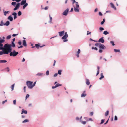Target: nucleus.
<instances>
[{"mask_svg":"<svg viewBox=\"0 0 127 127\" xmlns=\"http://www.w3.org/2000/svg\"><path fill=\"white\" fill-rule=\"evenodd\" d=\"M0 50H2V51H0V55H2L3 54H8L9 52L12 50L11 48V45L8 44H5L3 47H0Z\"/></svg>","mask_w":127,"mask_h":127,"instance_id":"nucleus-1","label":"nucleus"},{"mask_svg":"<svg viewBox=\"0 0 127 127\" xmlns=\"http://www.w3.org/2000/svg\"><path fill=\"white\" fill-rule=\"evenodd\" d=\"M33 82L31 81H27L26 82V85L28 88L31 89L32 88V85Z\"/></svg>","mask_w":127,"mask_h":127,"instance_id":"nucleus-2","label":"nucleus"},{"mask_svg":"<svg viewBox=\"0 0 127 127\" xmlns=\"http://www.w3.org/2000/svg\"><path fill=\"white\" fill-rule=\"evenodd\" d=\"M68 36V35L67 34V32H65V35L62 37V39H63V42H65L67 41L68 40L66 39Z\"/></svg>","mask_w":127,"mask_h":127,"instance_id":"nucleus-3","label":"nucleus"},{"mask_svg":"<svg viewBox=\"0 0 127 127\" xmlns=\"http://www.w3.org/2000/svg\"><path fill=\"white\" fill-rule=\"evenodd\" d=\"M9 53H10V56H16L18 54V52H16L15 50H14L13 52L11 51Z\"/></svg>","mask_w":127,"mask_h":127,"instance_id":"nucleus-4","label":"nucleus"},{"mask_svg":"<svg viewBox=\"0 0 127 127\" xmlns=\"http://www.w3.org/2000/svg\"><path fill=\"white\" fill-rule=\"evenodd\" d=\"M69 11V9L68 8L66 9L63 13V15L66 16L67 15V13Z\"/></svg>","mask_w":127,"mask_h":127,"instance_id":"nucleus-5","label":"nucleus"},{"mask_svg":"<svg viewBox=\"0 0 127 127\" xmlns=\"http://www.w3.org/2000/svg\"><path fill=\"white\" fill-rule=\"evenodd\" d=\"M99 48L100 49H105L106 48L105 47L103 44H100Z\"/></svg>","mask_w":127,"mask_h":127,"instance_id":"nucleus-6","label":"nucleus"},{"mask_svg":"<svg viewBox=\"0 0 127 127\" xmlns=\"http://www.w3.org/2000/svg\"><path fill=\"white\" fill-rule=\"evenodd\" d=\"M104 37H102L101 38H100L98 42H101L102 43H103L104 42V40L103 39Z\"/></svg>","mask_w":127,"mask_h":127,"instance_id":"nucleus-7","label":"nucleus"},{"mask_svg":"<svg viewBox=\"0 0 127 127\" xmlns=\"http://www.w3.org/2000/svg\"><path fill=\"white\" fill-rule=\"evenodd\" d=\"M20 4L19 3H18L16 6L13 9L14 10H15L18 9L20 7Z\"/></svg>","mask_w":127,"mask_h":127,"instance_id":"nucleus-8","label":"nucleus"},{"mask_svg":"<svg viewBox=\"0 0 127 127\" xmlns=\"http://www.w3.org/2000/svg\"><path fill=\"white\" fill-rule=\"evenodd\" d=\"M62 85L61 84H57L55 86H53L52 87V89H54L58 87L61 86Z\"/></svg>","mask_w":127,"mask_h":127,"instance_id":"nucleus-9","label":"nucleus"},{"mask_svg":"<svg viewBox=\"0 0 127 127\" xmlns=\"http://www.w3.org/2000/svg\"><path fill=\"white\" fill-rule=\"evenodd\" d=\"M5 41L4 39H0V46L2 47L3 46V44L2 43L4 42Z\"/></svg>","mask_w":127,"mask_h":127,"instance_id":"nucleus-10","label":"nucleus"},{"mask_svg":"<svg viewBox=\"0 0 127 127\" xmlns=\"http://www.w3.org/2000/svg\"><path fill=\"white\" fill-rule=\"evenodd\" d=\"M64 31H63L62 32H59V35L60 36H62L64 34Z\"/></svg>","mask_w":127,"mask_h":127,"instance_id":"nucleus-11","label":"nucleus"},{"mask_svg":"<svg viewBox=\"0 0 127 127\" xmlns=\"http://www.w3.org/2000/svg\"><path fill=\"white\" fill-rule=\"evenodd\" d=\"M12 15L14 16V19H15L17 18V13L16 12H13L12 13Z\"/></svg>","mask_w":127,"mask_h":127,"instance_id":"nucleus-12","label":"nucleus"},{"mask_svg":"<svg viewBox=\"0 0 127 127\" xmlns=\"http://www.w3.org/2000/svg\"><path fill=\"white\" fill-rule=\"evenodd\" d=\"M27 114V111L26 110H24V109H22V110L21 114L23 113Z\"/></svg>","mask_w":127,"mask_h":127,"instance_id":"nucleus-13","label":"nucleus"},{"mask_svg":"<svg viewBox=\"0 0 127 127\" xmlns=\"http://www.w3.org/2000/svg\"><path fill=\"white\" fill-rule=\"evenodd\" d=\"M110 4L111 5V7L112 8H114L115 10L116 9V7L114 6V5L112 3H111Z\"/></svg>","mask_w":127,"mask_h":127,"instance_id":"nucleus-14","label":"nucleus"},{"mask_svg":"<svg viewBox=\"0 0 127 127\" xmlns=\"http://www.w3.org/2000/svg\"><path fill=\"white\" fill-rule=\"evenodd\" d=\"M86 84L88 85H89L90 84V82L89 80L88 79H86Z\"/></svg>","mask_w":127,"mask_h":127,"instance_id":"nucleus-15","label":"nucleus"},{"mask_svg":"<svg viewBox=\"0 0 127 127\" xmlns=\"http://www.w3.org/2000/svg\"><path fill=\"white\" fill-rule=\"evenodd\" d=\"M8 19L10 21H12L13 20V18L11 17V16H9L8 18Z\"/></svg>","mask_w":127,"mask_h":127,"instance_id":"nucleus-16","label":"nucleus"},{"mask_svg":"<svg viewBox=\"0 0 127 127\" xmlns=\"http://www.w3.org/2000/svg\"><path fill=\"white\" fill-rule=\"evenodd\" d=\"M26 3V0H22L21 3V5H23Z\"/></svg>","mask_w":127,"mask_h":127,"instance_id":"nucleus-17","label":"nucleus"},{"mask_svg":"<svg viewBox=\"0 0 127 127\" xmlns=\"http://www.w3.org/2000/svg\"><path fill=\"white\" fill-rule=\"evenodd\" d=\"M101 77L99 78V79L101 80L104 77V76L103 75V73H100Z\"/></svg>","mask_w":127,"mask_h":127,"instance_id":"nucleus-18","label":"nucleus"},{"mask_svg":"<svg viewBox=\"0 0 127 127\" xmlns=\"http://www.w3.org/2000/svg\"><path fill=\"white\" fill-rule=\"evenodd\" d=\"M7 61L5 60H0V63H6L7 62Z\"/></svg>","mask_w":127,"mask_h":127,"instance_id":"nucleus-19","label":"nucleus"},{"mask_svg":"<svg viewBox=\"0 0 127 127\" xmlns=\"http://www.w3.org/2000/svg\"><path fill=\"white\" fill-rule=\"evenodd\" d=\"M79 8L75 7L74 8V10L75 12H79Z\"/></svg>","mask_w":127,"mask_h":127,"instance_id":"nucleus-20","label":"nucleus"},{"mask_svg":"<svg viewBox=\"0 0 127 127\" xmlns=\"http://www.w3.org/2000/svg\"><path fill=\"white\" fill-rule=\"evenodd\" d=\"M23 45L24 46H27V44L26 41L25 40H24L23 41Z\"/></svg>","mask_w":127,"mask_h":127,"instance_id":"nucleus-21","label":"nucleus"},{"mask_svg":"<svg viewBox=\"0 0 127 127\" xmlns=\"http://www.w3.org/2000/svg\"><path fill=\"white\" fill-rule=\"evenodd\" d=\"M97 70L96 76L99 73V66H97Z\"/></svg>","mask_w":127,"mask_h":127,"instance_id":"nucleus-22","label":"nucleus"},{"mask_svg":"<svg viewBox=\"0 0 127 127\" xmlns=\"http://www.w3.org/2000/svg\"><path fill=\"white\" fill-rule=\"evenodd\" d=\"M10 24V22L9 21H7L5 24H4V25L6 26H8Z\"/></svg>","mask_w":127,"mask_h":127,"instance_id":"nucleus-23","label":"nucleus"},{"mask_svg":"<svg viewBox=\"0 0 127 127\" xmlns=\"http://www.w3.org/2000/svg\"><path fill=\"white\" fill-rule=\"evenodd\" d=\"M43 73H38L36 74V75L39 76H42L43 75Z\"/></svg>","mask_w":127,"mask_h":127,"instance_id":"nucleus-24","label":"nucleus"},{"mask_svg":"<svg viewBox=\"0 0 127 127\" xmlns=\"http://www.w3.org/2000/svg\"><path fill=\"white\" fill-rule=\"evenodd\" d=\"M80 52V49H78V51L76 52V54L77 56H79V53Z\"/></svg>","mask_w":127,"mask_h":127,"instance_id":"nucleus-25","label":"nucleus"},{"mask_svg":"<svg viewBox=\"0 0 127 127\" xmlns=\"http://www.w3.org/2000/svg\"><path fill=\"white\" fill-rule=\"evenodd\" d=\"M25 4L23 6V9H25V7H26L28 5V4L27 3H26L25 4Z\"/></svg>","mask_w":127,"mask_h":127,"instance_id":"nucleus-26","label":"nucleus"},{"mask_svg":"<svg viewBox=\"0 0 127 127\" xmlns=\"http://www.w3.org/2000/svg\"><path fill=\"white\" fill-rule=\"evenodd\" d=\"M29 122V120L28 119H25V120H24L22 122V123H24L27 122Z\"/></svg>","mask_w":127,"mask_h":127,"instance_id":"nucleus-27","label":"nucleus"},{"mask_svg":"<svg viewBox=\"0 0 127 127\" xmlns=\"http://www.w3.org/2000/svg\"><path fill=\"white\" fill-rule=\"evenodd\" d=\"M11 45V46L13 47H15V44L14 43V42H12V43Z\"/></svg>","mask_w":127,"mask_h":127,"instance_id":"nucleus-28","label":"nucleus"},{"mask_svg":"<svg viewBox=\"0 0 127 127\" xmlns=\"http://www.w3.org/2000/svg\"><path fill=\"white\" fill-rule=\"evenodd\" d=\"M109 111L108 110H107L105 113V116H107L109 114Z\"/></svg>","mask_w":127,"mask_h":127,"instance_id":"nucleus-29","label":"nucleus"},{"mask_svg":"<svg viewBox=\"0 0 127 127\" xmlns=\"http://www.w3.org/2000/svg\"><path fill=\"white\" fill-rule=\"evenodd\" d=\"M76 7H75L79 8V5L78 4V3L77 2H76Z\"/></svg>","mask_w":127,"mask_h":127,"instance_id":"nucleus-30","label":"nucleus"},{"mask_svg":"<svg viewBox=\"0 0 127 127\" xmlns=\"http://www.w3.org/2000/svg\"><path fill=\"white\" fill-rule=\"evenodd\" d=\"M104 121L105 120L104 119L101 120V122L99 124L101 125L104 122Z\"/></svg>","mask_w":127,"mask_h":127,"instance_id":"nucleus-31","label":"nucleus"},{"mask_svg":"<svg viewBox=\"0 0 127 127\" xmlns=\"http://www.w3.org/2000/svg\"><path fill=\"white\" fill-rule=\"evenodd\" d=\"M15 84H13L11 85V91H12L14 90V87Z\"/></svg>","mask_w":127,"mask_h":127,"instance_id":"nucleus-32","label":"nucleus"},{"mask_svg":"<svg viewBox=\"0 0 127 127\" xmlns=\"http://www.w3.org/2000/svg\"><path fill=\"white\" fill-rule=\"evenodd\" d=\"M87 95L86 94H84V93L82 94L81 95V97H85L86 95Z\"/></svg>","mask_w":127,"mask_h":127,"instance_id":"nucleus-33","label":"nucleus"},{"mask_svg":"<svg viewBox=\"0 0 127 127\" xmlns=\"http://www.w3.org/2000/svg\"><path fill=\"white\" fill-rule=\"evenodd\" d=\"M62 72V70H59L58 71V74L59 75H61V72Z\"/></svg>","mask_w":127,"mask_h":127,"instance_id":"nucleus-34","label":"nucleus"},{"mask_svg":"<svg viewBox=\"0 0 127 127\" xmlns=\"http://www.w3.org/2000/svg\"><path fill=\"white\" fill-rule=\"evenodd\" d=\"M80 122H81L84 125L85 124H86V121H82L81 120H80Z\"/></svg>","mask_w":127,"mask_h":127,"instance_id":"nucleus-35","label":"nucleus"},{"mask_svg":"<svg viewBox=\"0 0 127 127\" xmlns=\"http://www.w3.org/2000/svg\"><path fill=\"white\" fill-rule=\"evenodd\" d=\"M11 37V35H9L7 36L6 37V39H9Z\"/></svg>","mask_w":127,"mask_h":127,"instance_id":"nucleus-36","label":"nucleus"},{"mask_svg":"<svg viewBox=\"0 0 127 127\" xmlns=\"http://www.w3.org/2000/svg\"><path fill=\"white\" fill-rule=\"evenodd\" d=\"M109 33V32L107 31H105L103 32V34L105 35H106Z\"/></svg>","mask_w":127,"mask_h":127,"instance_id":"nucleus-37","label":"nucleus"},{"mask_svg":"<svg viewBox=\"0 0 127 127\" xmlns=\"http://www.w3.org/2000/svg\"><path fill=\"white\" fill-rule=\"evenodd\" d=\"M5 70H6L8 72H9V71L10 69L8 67H7L5 69Z\"/></svg>","mask_w":127,"mask_h":127,"instance_id":"nucleus-38","label":"nucleus"},{"mask_svg":"<svg viewBox=\"0 0 127 127\" xmlns=\"http://www.w3.org/2000/svg\"><path fill=\"white\" fill-rule=\"evenodd\" d=\"M16 4V2H12L11 3V4L13 6H14Z\"/></svg>","mask_w":127,"mask_h":127,"instance_id":"nucleus-39","label":"nucleus"},{"mask_svg":"<svg viewBox=\"0 0 127 127\" xmlns=\"http://www.w3.org/2000/svg\"><path fill=\"white\" fill-rule=\"evenodd\" d=\"M4 24L3 23V21H1L0 22V26H2L3 25H4Z\"/></svg>","mask_w":127,"mask_h":127,"instance_id":"nucleus-40","label":"nucleus"},{"mask_svg":"<svg viewBox=\"0 0 127 127\" xmlns=\"http://www.w3.org/2000/svg\"><path fill=\"white\" fill-rule=\"evenodd\" d=\"M114 51L116 52H120V50H118L116 49H114Z\"/></svg>","mask_w":127,"mask_h":127,"instance_id":"nucleus-41","label":"nucleus"},{"mask_svg":"<svg viewBox=\"0 0 127 127\" xmlns=\"http://www.w3.org/2000/svg\"><path fill=\"white\" fill-rule=\"evenodd\" d=\"M9 12V11H4L3 12L4 14V15L6 16L7 14Z\"/></svg>","mask_w":127,"mask_h":127,"instance_id":"nucleus-42","label":"nucleus"},{"mask_svg":"<svg viewBox=\"0 0 127 127\" xmlns=\"http://www.w3.org/2000/svg\"><path fill=\"white\" fill-rule=\"evenodd\" d=\"M105 22V20L104 19H103V21L102 22H101V25L103 24Z\"/></svg>","mask_w":127,"mask_h":127,"instance_id":"nucleus-43","label":"nucleus"},{"mask_svg":"<svg viewBox=\"0 0 127 127\" xmlns=\"http://www.w3.org/2000/svg\"><path fill=\"white\" fill-rule=\"evenodd\" d=\"M93 115V112H90L89 115L91 116H92Z\"/></svg>","mask_w":127,"mask_h":127,"instance_id":"nucleus-44","label":"nucleus"},{"mask_svg":"<svg viewBox=\"0 0 127 127\" xmlns=\"http://www.w3.org/2000/svg\"><path fill=\"white\" fill-rule=\"evenodd\" d=\"M18 15L19 16H20L22 14L21 12L20 11H19L18 13Z\"/></svg>","mask_w":127,"mask_h":127,"instance_id":"nucleus-45","label":"nucleus"},{"mask_svg":"<svg viewBox=\"0 0 127 127\" xmlns=\"http://www.w3.org/2000/svg\"><path fill=\"white\" fill-rule=\"evenodd\" d=\"M101 43H96L95 44V45L96 46H99H99L100 45V44Z\"/></svg>","mask_w":127,"mask_h":127,"instance_id":"nucleus-46","label":"nucleus"},{"mask_svg":"<svg viewBox=\"0 0 127 127\" xmlns=\"http://www.w3.org/2000/svg\"><path fill=\"white\" fill-rule=\"evenodd\" d=\"M46 74V75H49V70L47 71Z\"/></svg>","mask_w":127,"mask_h":127,"instance_id":"nucleus-47","label":"nucleus"},{"mask_svg":"<svg viewBox=\"0 0 127 127\" xmlns=\"http://www.w3.org/2000/svg\"><path fill=\"white\" fill-rule=\"evenodd\" d=\"M93 121V119L91 118H89L88 119V120H87V121Z\"/></svg>","mask_w":127,"mask_h":127,"instance_id":"nucleus-48","label":"nucleus"},{"mask_svg":"<svg viewBox=\"0 0 127 127\" xmlns=\"http://www.w3.org/2000/svg\"><path fill=\"white\" fill-rule=\"evenodd\" d=\"M92 49H94L95 50H97V48L96 47H92Z\"/></svg>","mask_w":127,"mask_h":127,"instance_id":"nucleus-49","label":"nucleus"},{"mask_svg":"<svg viewBox=\"0 0 127 127\" xmlns=\"http://www.w3.org/2000/svg\"><path fill=\"white\" fill-rule=\"evenodd\" d=\"M30 96V95L28 94H27L26 95V99H27Z\"/></svg>","mask_w":127,"mask_h":127,"instance_id":"nucleus-50","label":"nucleus"},{"mask_svg":"<svg viewBox=\"0 0 127 127\" xmlns=\"http://www.w3.org/2000/svg\"><path fill=\"white\" fill-rule=\"evenodd\" d=\"M49 16L50 18V23L52 22V17L50 16V15H49Z\"/></svg>","mask_w":127,"mask_h":127,"instance_id":"nucleus-51","label":"nucleus"},{"mask_svg":"<svg viewBox=\"0 0 127 127\" xmlns=\"http://www.w3.org/2000/svg\"><path fill=\"white\" fill-rule=\"evenodd\" d=\"M118 119L117 117L116 116H115L114 120L115 121H117Z\"/></svg>","mask_w":127,"mask_h":127,"instance_id":"nucleus-52","label":"nucleus"},{"mask_svg":"<svg viewBox=\"0 0 127 127\" xmlns=\"http://www.w3.org/2000/svg\"><path fill=\"white\" fill-rule=\"evenodd\" d=\"M99 30H100L101 31H102L103 30H104V28H103L100 27L99 28Z\"/></svg>","mask_w":127,"mask_h":127,"instance_id":"nucleus-53","label":"nucleus"},{"mask_svg":"<svg viewBox=\"0 0 127 127\" xmlns=\"http://www.w3.org/2000/svg\"><path fill=\"white\" fill-rule=\"evenodd\" d=\"M110 43L111 44H112L113 46H114L115 45L114 43V42L113 41H111L110 42Z\"/></svg>","mask_w":127,"mask_h":127,"instance_id":"nucleus-54","label":"nucleus"},{"mask_svg":"<svg viewBox=\"0 0 127 127\" xmlns=\"http://www.w3.org/2000/svg\"><path fill=\"white\" fill-rule=\"evenodd\" d=\"M16 100H14L13 101V103L14 105L16 104Z\"/></svg>","mask_w":127,"mask_h":127,"instance_id":"nucleus-55","label":"nucleus"},{"mask_svg":"<svg viewBox=\"0 0 127 127\" xmlns=\"http://www.w3.org/2000/svg\"><path fill=\"white\" fill-rule=\"evenodd\" d=\"M36 82L35 81V82L34 83H33V84L32 85V88L34 87V86L35 85V84H36Z\"/></svg>","mask_w":127,"mask_h":127,"instance_id":"nucleus-56","label":"nucleus"},{"mask_svg":"<svg viewBox=\"0 0 127 127\" xmlns=\"http://www.w3.org/2000/svg\"><path fill=\"white\" fill-rule=\"evenodd\" d=\"M99 15L100 16H102V13H101V12H99Z\"/></svg>","mask_w":127,"mask_h":127,"instance_id":"nucleus-57","label":"nucleus"},{"mask_svg":"<svg viewBox=\"0 0 127 127\" xmlns=\"http://www.w3.org/2000/svg\"><path fill=\"white\" fill-rule=\"evenodd\" d=\"M26 86H24V92H26Z\"/></svg>","mask_w":127,"mask_h":127,"instance_id":"nucleus-58","label":"nucleus"},{"mask_svg":"<svg viewBox=\"0 0 127 127\" xmlns=\"http://www.w3.org/2000/svg\"><path fill=\"white\" fill-rule=\"evenodd\" d=\"M7 101V100H5L4 101H3L2 102V104H4L5 102H6Z\"/></svg>","mask_w":127,"mask_h":127,"instance_id":"nucleus-59","label":"nucleus"},{"mask_svg":"<svg viewBox=\"0 0 127 127\" xmlns=\"http://www.w3.org/2000/svg\"><path fill=\"white\" fill-rule=\"evenodd\" d=\"M101 49H100L99 50V52L100 53H101L102 51V50Z\"/></svg>","mask_w":127,"mask_h":127,"instance_id":"nucleus-60","label":"nucleus"},{"mask_svg":"<svg viewBox=\"0 0 127 127\" xmlns=\"http://www.w3.org/2000/svg\"><path fill=\"white\" fill-rule=\"evenodd\" d=\"M58 74L57 73H56L54 75V77H56V76H57V75H58Z\"/></svg>","mask_w":127,"mask_h":127,"instance_id":"nucleus-61","label":"nucleus"},{"mask_svg":"<svg viewBox=\"0 0 127 127\" xmlns=\"http://www.w3.org/2000/svg\"><path fill=\"white\" fill-rule=\"evenodd\" d=\"M18 43L19 45H21L22 44L21 42L20 41H19L18 42Z\"/></svg>","mask_w":127,"mask_h":127,"instance_id":"nucleus-62","label":"nucleus"},{"mask_svg":"<svg viewBox=\"0 0 127 127\" xmlns=\"http://www.w3.org/2000/svg\"><path fill=\"white\" fill-rule=\"evenodd\" d=\"M87 32V35H88L89 34H91V32H89V33H88L89 32V31H88Z\"/></svg>","mask_w":127,"mask_h":127,"instance_id":"nucleus-63","label":"nucleus"},{"mask_svg":"<svg viewBox=\"0 0 127 127\" xmlns=\"http://www.w3.org/2000/svg\"><path fill=\"white\" fill-rule=\"evenodd\" d=\"M109 121V119H108L106 121V122L104 124V125H106L107 124Z\"/></svg>","mask_w":127,"mask_h":127,"instance_id":"nucleus-64","label":"nucleus"}]
</instances>
